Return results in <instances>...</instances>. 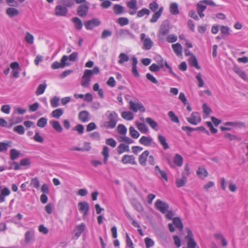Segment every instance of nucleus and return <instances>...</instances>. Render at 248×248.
<instances>
[{"label": "nucleus", "instance_id": "8fccbe9b", "mask_svg": "<svg viewBox=\"0 0 248 248\" xmlns=\"http://www.w3.org/2000/svg\"><path fill=\"white\" fill-rule=\"evenodd\" d=\"M146 123L151 126L153 129L156 130V127L157 126V123L150 117L146 119Z\"/></svg>", "mask_w": 248, "mask_h": 248}, {"label": "nucleus", "instance_id": "3c124183", "mask_svg": "<svg viewBox=\"0 0 248 248\" xmlns=\"http://www.w3.org/2000/svg\"><path fill=\"white\" fill-rule=\"evenodd\" d=\"M168 116L172 122L177 124L180 123L178 117L175 115L172 111H170L168 112Z\"/></svg>", "mask_w": 248, "mask_h": 248}, {"label": "nucleus", "instance_id": "20e7f679", "mask_svg": "<svg viewBox=\"0 0 248 248\" xmlns=\"http://www.w3.org/2000/svg\"><path fill=\"white\" fill-rule=\"evenodd\" d=\"M78 207L79 211L83 213V217H85L88 215L90 206L89 204L87 202H78Z\"/></svg>", "mask_w": 248, "mask_h": 248}, {"label": "nucleus", "instance_id": "bb28decb", "mask_svg": "<svg viewBox=\"0 0 248 248\" xmlns=\"http://www.w3.org/2000/svg\"><path fill=\"white\" fill-rule=\"evenodd\" d=\"M72 21L74 24L75 28L78 30H80L82 29L83 24L81 20L78 17H75L72 18Z\"/></svg>", "mask_w": 248, "mask_h": 248}, {"label": "nucleus", "instance_id": "9b49d317", "mask_svg": "<svg viewBox=\"0 0 248 248\" xmlns=\"http://www.w3.org/2000/svg\"><path fill=\"white\" fill-rule=\"evenodd\" d=\"M85 225L83 223L77 226L74 230V238L78 239L80 236L82 232L85 230Z\"/></svg>", "mask_w": 248, "mask_h": 248}, {"label": "nucleus", "instance_id": "5701e85b", "mask_svg": "<svg viewBox=\"0 0 248 248\" xmlns=\"http://www.w3.org/2000/svg\"><path fill=\"white\" fill-rule=\"evenodd\" d=\"M169 26L168 24L163 23L160 27L159 31L160 35L165 36L167 35L169 32Z\"/></svg>", "mask_w": 248, "mask_h": 248}, {"label": "nucleus", "instance_id": "7ed1b4c3", "mask_svg": "<svg viewBox=\"0 0 248 248\" xmlns=\"http://www.w3.org/2000/svg\"><path fill=\"white\" fill-rule=\"evenodd\" d=\"M89 9V7L87 3L81 4L77 8V14L80 17H85L87 15Z\"/></svg>", "mask_w": 248, "mask_h": 248}, {"label": "nucleus", "instance_id": "0eeeda50", "mask_svg": "<svg viewBox=\"0 0 248 248\" xmlns=\"http://www.w3.org/2000/svg\"><path fill=\"white\" fill-rule=\"evenodd\" d=\"M186 120L192 124L197 125L201 122V118L199 113L194 112L191 113L190 117L186 118Z\"/></svg>", "mask_w": 248, "mask_h": 248}, {"label": "nucleus", "instance_id": "6ab92c4d", "mask_svg": "<svg viewBox=\"0 0 248 248\" xmlns=\"http://www.w3.org/2000/svg\"><path fill=\"white\" fill-rule=\"evenodd\" d=\"M116 35L117 37H123L127 36H133L129 30L126 29H120L117 31Z\"/></svg>", "mask_w": 248, "mask_h": 248}, {"label": "nucleus", "instance_id": "f3484780", "mask_svg": "<svg viewBox=\"0 0 248 248\" xmlns=\"http://www.w3.org/2000/svg\"><path fill=\"white\" fill-rule=\"evenodd\" d=\"M91 77L84 71L83 75L81 78V85L83 87H87L88 86L91 81Z\"/></svg>", "mask_w": 248, "mask_h": 248}, {"label": "nucleus", "instance_id": "0e129e2a", "mask_svg": "<svg viewBox=\"0 0 248 248\" xmlns=\"http://www.w3.org/2000/svg\"><path fill=\"white\" fill-rule=\"evenodd\" d=\"M106 143L112 148L115 147L117 144L116 141L112 138L107 139L106 141Z\"/></svg>", "mask_w": 248, "mask_h": 248}, {"label": "nucleus", "instance_id": "680f3d73", "mask_svg": "<svg viewBox=\"0 0 248 248\" xmlns=\"http://www.w3.org/2000/svg\"><path fill=\"white\" fill-rule=\"evenodd\" d=\"M155 60L156 62L158 63V65L162 68L164 66V64H165V62L164 61L163 58L160 56L158 55L155 56Z\"/></svg>", "mask_w": 248, "mask_h": 248}, {"label": "nucleus", "instance_id": "72a5a7b5", "mask_svg": "<svg viewBox=\"0 0 248 248\" xmlns=\"http://www.w3.org/2000/svg\"><path fill=\"white\" fill-rule=\"evenodd\" d=\"M173 223L179 230L182 231L183 230V225L180 217H174L173 218Z\"/></svg>", "mask_w": 248, "mask_h": 248}, {"label": "nucleus", "instance_id": "f03ea898", "mask_svg": "<svg viewBox=\"0 0 248 248\" xmlns=\"http://www.w3.org/2000/svg\"><path fill=\"white\" fill-rule=\"evenodd\" d=\"M140 39L143 42V49L149 50L153 46V42L149 37L146 38V34L142 33L140 34Z\"/></svg>", "mask_w": 248, "mask_h": 248}, {"label": "nucleus", "instance_id": "a211bd4d", "mask_svg": "<svg viewBox=\"0 0 248 248\" xmlns=\"http://www.w3.org/2000/svg\"><path fill=\"white\" fill-rule=\"evenodd\" d=\"M163 7H160L159 10L153 15L152 18L150 19V21L151 23L156 22L158 19L160 17L163 12Z\"/></svg>", "mask_w": 248, "mask_h": 248}, {"label": "nucleus", "instance_id": "69168bd1", "mask_svg": "<svg viewBox=\"0 0 248 248\" xmlns=\"http://www.w3.org/2000/svg\"><path fill=\"white\" fill-rule=\"evenodd\" d=\"M112 35V31L109 30H104L101 34V39H105L108 37Z\"/></svg>", "mask_w": 248, "mask_h": 248}, {"label": "nucleus", "instance_id": "49530a36", "mask_svg": "<svg viewBox=\"0 0 248 248\" xmlns=\"http://www.w3.org/2000/svg\"><path fill=\"white\" fill-rule=\"evenodd\" d=\"M46 84H40L36 91L35 93L36 95H39L43 94L46 88Z\"/></svg>", "mask_w": 248, "mask_h": 248}, {"label": "nucleus", "instance_id": "bf43d9fd", "mask_svg": "<svg viewBox=\"0 0 248 248\" xmlns=\"http://www.w3.org/2000/svg\"><path fill=\"white\" fill-rule=\"evenodd\" d=\"M59 100H60V99L58 97L54 96L53 98H52L50 100V104H51V107L53 108L57 107L59 105Z\"/></svg>", "mask_w": 248, "mask_h": 248}, {"label": "nucleus", "instance_id": "473e14b6", "mask_svg": "<svg viewBox=\"0 0 248 248\" xmlns=\"http://www.w3.org/2000/svg\"><path fill=\"white\" fill-rule=\"evenodd\" d=\"M57 2L66 7H71L74 5V0H58Z\"/></svg>", "mask_w": 248, "mask_h": 248}, {"label": "nucleus", "instance_id": "864d4df0", "mask_svg": "<svg viewBox=\"0 0 248 248\" xmlns=\"http://www.w3.org/2000/svg\"><path fill=\"white\" fill-rule=\"evenodd\" d=\"M149 7L153 12H157V10L159 9V5L155 1L151 2L149 5Z\"/></svg>", "mask_w": 248, "mask_h": 248}, {"label": "nucleus", "instance_id": "13d9d810", "mask_svg": "<svg viewBox=\"0 0 248 248\" xmlns=\"http://www.w3.org/2000/svg\"><path fill=\"white\" fill-rule=\"evenodd\" d=\"M13 130L14 132L17 133L19 135H23L25 132V129L23 125H18L15 126Z\"/></svg>", "mask_w": 248, "mask_h": 248}, {"label": "nucleus", "instance_id": "dca6fc26", "mask_svg": "<svg viewBox=\"0 0 248 248\" xmlns=\"http://www.w3.org/2000/svg\"><path fill=\"white\" fill-rule=\"evenodd\" d=\"M0 189L1 186H0ZM10 190L7 187H4L2 190H0V202H4L5 201V197L10 195Z\"/></svg>", "mask_w": 248, "mask_h": 248}, {"label": "nucleus", "instance_id": "e2e57ef3", "mask_svg": "<svg viewBox=\"0 0 248 248\" xmlns=\"http://www.w3.org/2000/svg\"><path fill=\"white\" fill-rule=\"evenodd\" d=\"M33 140L38 142L42 143L44 141V139L42 137L38 131L35 132V134L33 138Z\"/></svg>", "mask_w": 248, "mask_h": 248}, {"label": "nucleus", "instance_id": "2eb2a0df", "mask_svg": "<svg viewBox=\"0 0 248 248\" xmlns=\"http://www.w3.org/2000/svg\"><path fill=\"white\" fill-rule=\"evenodd\" d=\"M153 140L151 137L142 136L139 140V142L145 146H149L151 145Z\"/></svg>", "mask_w": 248, "mask_h": 248}, {"label": "nucleus", "instance_id": "4468645a", "mask_svg": "<svg viewBox=\"0 0 248 248\" xmlns=\"http://www.w3.org/2000/svg\"><path fill=\"white\" fill-rule=\"evenodd\" d=\"M149 151L146 150L139 156V162L141 165L145 166L146 165L147 158L149 155Z\"/></svg>", "mask_w": 248, "mask_h": 248}, {"label": "nucleus", "instance_id": "cd10ccee", "mask_svg": "<svg viewBox=\"0 0 248 248\" xmlns=\"http://www.w3.org/2000/svg\"><path fill=\"white\" fill-rule=\"evenodd\" d=\"M52 127L57 132H61L62 131V128L60 123L55 120H51L49 122Z\"/></svg>", "mask_w": 248, "mask_h": 248}, {"label": "nucleus", "instance_id": "f704fd0d", "mask_svg": "<svg viewBox=\"0 0 248 248\" xmlns=\"http://www.w3.org/2000/svg\"><path fill=\"white\" fill-rule=\"evenodd\" d=\"M189 63L192 66L195 67L196 69H200V67L198 64V61L194 55H192V56L189 58Z\"/></svg>", "mask_w": 248, "mask_h": 248}, {"label": "nucleus", "instance_id": "58836bf2", "mask_svg": "<svg viewBox=\"0 0 248 248\" xmlns=\"http://www.w3.org/2000/svg\"><path fill=\"white\" fill-rule=\"evenodd\" d=\"M170 11L171 14L173 15H177L179 13L178 6L176 3H172L170 7Z\"/></svg>", "mask_w": 248, "mask_h": 248}, {"label": "nucleus", "instance_id": "6e6d98bb", "mask_svg": "<svg viewBox=\"0 0 248 248\" xmlns=\"http://www.w3.org/2000/svg\"><path fill=\"white\" fill-rule=\"evenodd\" d=\"M47 119L45 117L40 118L37 122V125L40 127H44L47 124Z\"/></svg>", "mask_w": 248, "mask_h": 248}, {"label": "nucleus", "instance_id": "052dcab7", "mask_svg": "<svg viewBox=\"0 0 248 248\" xmlns=\"http://www.w3.org/2000/svg\"><path fill=\"white\" fill-rule=\"evenodd\" d=\"M144 242L145 243L146 248H149L151 247H153L155 244L153 240L149 237H146L144 239Z\"/></svg>", "mask_w": 248, "mask_h": 248}, {"label": "nucleus", "instance_id": "4be33fe9", "mask_svg": "<svg viewBox=\"0 0 248 248\" xmlns=\"http://www.w3.org/2000/svg\"><path fill=\"white\" fill-rule=\"evenodd\" d=\"M89 113L86 110H83L78 114V118L82 122H86L89 121Z\"/></svg>", "mask_w": 248, "mask_h": 248}, {"label": "nucleus", "instance_id": "c756f323", "mask_svg": "<svg viewBox=\"0 0 248 248\" xmlns=\"http://www.w3.org/2000/svg\"><path fill=\"white\" fill-rule=\"evenodd\" d=\"M197 174L202 179H204L208 175V172L206 169L203 167H199L197 170Z\"/></svg>", "mask_w": 248, "mask_h": 248}, {"label": "nucleus", "instance_id": "4d7b16f0", "mask_svg": "<svg viewBox=\"0 0 248 248\" xmlns=\"http://www.w3.org/2000/svg\"><path fill=\"white\" fill-rule=\"evenodd\" d=\"M25 40L29 44H32L34 41V37L29 32H26L25 34Z\"/></svg>", "mask_w": 248, "mask_h": 248}, {"label": "nucleus", "instance_id": "7c9ffc66", "mask_svg": "<svg viewBox=\"0 0 248 248\" xmlns=\"http://www.w3.org/2000/svg\"><path fill=\"white\" fill-rule=\"evenodd\" d=\"M172 48L177 55L179 56L182 55L183 47L179 43H177L175 44H173L172 45Z\"/></svg>", "mask_w": 248, "mask_h": 248}, {"label": "nucleus", "instance_id": "de8ad7c7", "mask_svg": "<svg viewBox=\"0 0 248 248\" xmlns=\"http://www.w3.org/2000/svg\"><path fill=\"white\" fill-rule=\"evenodd\" d=\"M129 134L134 139H137L140 136L139 133L133 126L129 127Z\"/></svg>", "mask_w": 248, "mask_h": 248}, {"label": "nucleus", "instance_id": "a19ab883", "mask_svg": "<svg viewBox=\"0 0 248 248\" xmlns=\"http://www.w3.org/2000/svg\"><path fill=\"white\" fill-rule=\"evenodd\" d=\"M174 163L179 167H181L183 162V157L179 154H176L173 158Z\"/></svg>", "mask_w": 248, "mask_h": 248}, {"label": "nucleus", "instance_id": "c03bdc74", "mask_svg": "<svg viewBox=\"0 0 248 248\" xmlns=\"http://www.w3.org/2000/svg\"><path fill=\"white\" fill-rule=\"evenodd\" d=\"M127 6L132 10H137V0H130L126 2Z\"/></svg>", "mask_w": 248, "mask_h": 248}, {"label": "nucleus", "instance_id": "338daca9", "mask_svg": "<svg viewBox=\"0 0 248 248\" xmlns=\"http://www.w3.org/2000/svg\"><path fill=\"white\" fill-rule=\"evenodd\" d=\"M74 130H76L78 131V133L80 135H81L83 133L84 127L83 125L81 124H77L73 129Z\"/></svg>", "mask_w": 248, "mask_h": 248}, {"label": "nucleus", "instance_id": "39448f33", "mask_svg": "<svg viewBox=\"0 0 248 248\" xmlns=\"http://www.w3.org/2000/svg\"><path fill=\"white\" fill-rule=\"evenodd\" d=\"M129 109L133 110L134 112H136L138 110L143 112L145 111V108L141 103H134L132 101H130L129 102Z\"/></svg>", "mask_w": 248, "mask_h": 248}, {"label": "nucleus", "instance_id": "603ef678", "mask_svg": "<svg viewBox=\"0 0 248 248\" xmlns=\"http://www.w3.org/2000/svg\"><path fill=\"white\" fill-rule=\"evenodd\" d=\"M20 153L15 149H12L10 151V158L12 160H15L19 156Z\"/></svg>", "mask_w": 248, "mask_h": 248}, {"label": "nucleus", "instance_id": "09e8293b", "mask_svg": "<svg viewBox=\"0 0 248 248\" xmlns=\"http://www.w3.org/2000/svg\"><path fill=\"white\" fill-rule=\"evenodd\" d=\"M117 22L121 26H124L128 25L129 23V20L128 18L124 17L118 18L117 20Z\"/></svg>", "mask_w": 248, "mask_h": 248}, {"label": "nucleus", "instance_id": "a878e982", "mask_svg": "<svg viewBox=\"0 0 248 248\" xmlns=\"http://www.w3.org/2000/svg\"><path fill=\"white\" fill-rule=\"evenodd\" d=\"M113 10L114 12V13L116 15H119L123 14L124 12V7L122 6V5L116 4H115L113 7Z\"/></svg>", "mask_w": 248, "mask_h": 248}, {"label": "nucleus", "instance_id": "6e6552de", "mask_svg": "<svg viewBox=\"0 0 248 248\" xmlns=\"http://www.w3.org/2000/svg\"><path fill=\"white\" fill-rule=\"evenodd\" d=\"M155 204L157 209L163 214L166 213L169 208V205L168 203L160 200H157Z\"/></svg>", "mask_w": 248, "mask_h": 248}, {"label": "nucleus", "instance_id": "423d86ee", "mask_svg": "<svg viewBox=\"0 0 248 248\" xmlns=\"http://www.w3.org/2000/svg\"><path fill=\"white\" fill-rule=\"evenodd\" d=\"M68 12L67 7L59 4L55 8V14L58 16H64Z\"/></svg>", "mask_w": 248, "mask_h": 248}, {"label": "nucleus", "instance_id": "c85d7f7f", "mask_svg": "<svg viewBox=\"0 0 248 248\" xmlns=\"http://www.w3.org/2000/svg\"><path fill=\"white\" fill-rule=\"evenodd\" d=\"M136 124L138 129L142 133H146L148 132L149 129L146 125L143 123H139L138 122H136Z\"/></svg>", "mask_w": 248, "mask_h": 248}, {"label": "nucleus", "instance_id": "79ce46f5", "mask_svg": "<svg viewBox=\"0 0 248 248\" xmlns=\"http://www.w3.org/2000/svg\"><path fill=\"white\" fill-rule=\"evenodd\" d=\"M121 116L123 119L128 121H131L134 118V115L131 111H123Z\"/></svg>", "mask_w": 248, "mask_h": 248}, {"label": "nucleus", "instance_id": "412c9836", "mask_svg": "<svg viewBox=\"0 0 248 248\" xmlns=\"http://www.w3.org/2000/svg\"><path fill=\"white\" fill-rule=\"evenodd\" d=\"M157 140L164 150H167L169 148V145L166 142V139L163 136L158 134Z\"/></svg>", "mask_w": 248, "mask_h": 248}, {"label": "nucleus", "instance_id": "9d476101", "mask_svg": "<svg viewBox=\"0 0 248 248\" xmlns=\"http://www.w3.org/2000/svg\"><path fill=\"white\" fill-rule=\"evenodd\" d=\"M100 23L98 19L93 18L85 22L84 25L87 30H92L94 27L99 26Z\"/></svg>", "mask_w": 248, "mask_h": 248}, {"label": "nucleus", "instance_id": "4c0bfd02", "mask_svg": "<svg viewBox=\"0 0 248 248\" xmlns=\"http://www.w3.org/2000/svg\"><path fill=\"white\" fill-rule=\"evenodd\" d=\"M63 113V111L62 108H59L52 111L51 115L52 117L56 119H59Z\"/></svg>", "mask_w": 248, "mask_h": 248}, {"label": "nucleus", "instance_id": "ddd939ff", "mask_svg": "<svg viewBox=\"0 0 248 248\" xmlns=\"http://www.w3.org/2000/svg\"><path fill=\"white\" fill-rule=\"evenodd\" d=\"M34 240V231L30 230L27 231L25 234V242L27 244L30 243L31 241Z\"/></svg>", "mask_w": 248, "mask_h": 248}, {"label": "nucleus", "instance_id": "5fc2aeb1", "mask_svg": "<svg viewBox=\"0 0 248 248\" xmlns=\"http://www.w3.org/2000/svg\"><path fill=\"white\" fill-rule=\"evenodd\" d=\"M118 133L122 135H125L127 132L126 127L123 124H119L117 127Z\"/></svg>", "mask_w": 248, "mask_h": 248}, {"label": "nucleus", "instance_id": "f8f14e48", "mask_svg": "<svg viewBox=\"0 0 248 248\" xmlns=\"http://www.w3.org/2000/svg\"><path fill=\"white\" fill-rule=\"evenodd\" d=\"M122 162L123 164H131L133 165L136 164L135 157L133 155H124L122 158Z\"/></svg>", "mask_w": 248, "mask_h": 248}, {"label": "nucleus", "instance_id": "f257e3e1", "mask_svg": "<svg viewBox=\"0 0 248 248\" xmlns=\"http://www.w3.org/2000/svg\"><path fill=\"white\" fill-rule=\"evenodd\" d=\"M108 121L103 122L102 126L106 128H114L118 122V115L115 111H108L106 113Z\"/></svg>", "mask_w": 248, "mask_h": 248}, {"label": "nucleus", "instance_id": "37998d69", "mask_svg": "<svg viewBox=\"0 0 248 248\" xmlns=\"http://www.w3.org/2000/svg\"><path fill=\"white\" fill-rule=\"evenodd\" d=\"M86 74H88L91 78L93 75H97L99 73L100 70L99 67L95 66L93 70L86 69L84 70Z\"/></svg>", "mask_w": 248, "mask_h": 248}, {"label": "nucleus", "instance_id": "ea45409f", "mask_svg": "<svg viewBox=\"0 0 248 248\" xmlns=\"http://www.w3.org/2000/svg\"><path fill=\"white\" fill-rule=\"evenodd\" d=\"M6 14L10 17H13L19 14L18 10L15 8H9L6 10Z\"/></svg>", "mask_w": 248, "mask_h": 248}, {"label": "nucleus", "instance_id": "2f4dec72", "mask_svg": "<svg viewBox=\"0 0 248 248\" xmlns=\"http://www.w3.org/2000/svg\"><path fill=\"white\" fill-rule=\"evenodd\" d=\"M129 60V58L127 54L124 53H121L119 55L118 63L122 65L124 63L128 62Z\"/></svg>", "mask_w": 248, "mask_h": 248}, {"label": "nucleus", "instance_id": "a18cd8bd", "mask_svg": "<svg viewBox=\"0 0 248 248\" xmlns=\"http://www.w3.org/2000/svg\"><path fill=\"white\" fill-rule=\"evenodd\" d=\"M150 14V11L149 9L144 8L141 10L139 11L137 13V17H141L145 15L149 16Z\"/></svg>", "mask_w": 248, "mask_h": 248}, {"label": "nucleus", "instance_id": "aec40b11", "mask_svg": "<svg viewBox=\"0 0 248 248\" xmlns=\"http://www.w3.org/2000/svg\"><path fill=\"white\" fill-rule=\"evenodd\" d=\"M226 126H230L233 127L241 128L245 126V123L242 122H228L224 124Z\"/></svg>", "mask_w": 248, "mask_h": 248}, {"label": "nucleus", "instance_id": "1a4fd4ad", "mask_svg": "<svg viewBox=\"0 0 248 248\" xmlns=\"http://www.w3.org/2000/svg\"><path fill=\"white\" fill-rule=\"evenodd\" d=\"M68 60V57L66 55L62 56L61 62L57 61L54 62L51 65V68L53 69H58L59 68H64L66 65H69L68 63H66V62Z\"/></svg>", "mask_w": 248, "mask_h": 248}, {"label": "nucleus", "instance_id": "b1692460", "mask_svg": "<svg viewBox=\"0 0 248 248\" xmlns=\"http://www.w3.org/2000/svg\"><path fill=\"white\" fill-rule=\"evenodd\" d=\"M182 178L177 179L176 181V185L178 187L184 186L186 182V177L185 173H182Z\"/></svg>", "mask_w": 248, "mask_h": 248}, {"label": "nucleus", "instance_id": "c9c22d12", "mask_svg": "<svg viewBox=\"0 0 248 248\" xmlns=\"http://www.w3.org/2000/svg\"><path fill=\"white\" fill-rule=\"evenodd\" d=\"M102 155L104 156V164H106L108 162V158L109 157V149L108 146H105L103 147Z\"/></svg>", "mask_w": 248, "mask_h": 248}, {"label": "nucleus", "instance_id": "393cba45", "mask_svg": "<svg viewBox=\"0 0 248 248\" xmlns=\"http://www.w3.org/2000/svg\"><path fill=\"white\" fill-rule=\"evenodd\" d=\"M233 71L237 74L240 77L244 80H247V77L246 73L242 71L240 68L237 66H234L233 68Z\"/></svg>", "mask_w": 248, "mask_h": 248}, {"label": "nucleus", "instance_id": "e433bc0d", "mask_svg": "<svg viewBox=\"0 0 248 248\" xmlns=\"http://www.w3.org/2000/svg\"><path fill=\"white\" fill-rule=\"evenodd\" d=\"M129 151V146L124 143L120 144L117 147V152L119 154H121L124 152Z\"/></svg>", "mask_w": 248, "mask_h": 248}, {"label": "nucleus", "instance_id": "774afa93", "mask_svg": "<svg viewBox=\"0 0 248 248\" xmlns=\"http://www.w3.org/2000/svg\"><path fill=\"white\" fill-rule=\"evenodd\" d=\"M31 185L33 187L38 188L40 186V183L37 178H34L31 179Z\"/></svg>", "mask_w": 248, "mask_h": 248}]
</instances>
